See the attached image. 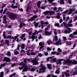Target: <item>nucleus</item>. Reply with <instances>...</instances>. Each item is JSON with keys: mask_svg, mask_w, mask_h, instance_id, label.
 Here are the masks:
<instances>
[{"mask_svg": "<svg viewBox=\"0 0 77 77\" xmlns=\"http://www.w3.org/2000/svg\"><path fill=\"white\" fill-rule=\"evenodd\" d=\"M24 62L25 63H26L27 62H30L32 63H33L34 65H38V59L36 57L31 59L30 60L29 59H25L24 60Z\"/></svg>", "mask_w": 77, "mask_h": 77, "instance_id": "obj_1", "label": "nucleus"}, {"mask_svg": "<svg viewBox=\"0 0 77 77\" xmlns=\"http://www.w3.org/2000/svg\"><path fill=\"white\" fill-rule=\"evenodd\" d=\"M7 14L8 15L9 18L12 20H14L17 18V15L14 13L8 12L7 13Z\"/></svg>", "mask_w": 77, "mask_h": 77, "instance_id": "obj_2", "label": "nucleus"}, {"mask_svg": "<svg viewBox=\"0 0 77 77\" xmlns=\"http://www.w3.org/2000/svg\"><path fill=\"white\" fill-rule=\"evenodd\" d=\"M63 64V65L67 64V66H71L72 64H77V61L74 60L73 62H72L71 61H70L69 60H67L66 61H64Z\"/></svg>", "mask_w": 77, "mask_h": 77, "instance_id": "obj_3", "label": "nucleus"}, {"mask_svg": "<svg viewBox=\"0 0 77 77\" xmlns=\"http://www.w3.org/2000/svg\"><path fill=\"white\" fill-rule=\"evenodd\" d=\"M45 69H46V67L45 66H44L40 69L39 71L38 69H37L36 70V72L39 74V73H41V72H45V71L44 70H45Z\"/></svg>", "mask_w": 77, "mask_h": 77, "instance_id": "obj_4", "label": "nucleus"}, {"mask_svg": "<svg viewBox=\"0 0 77 77\" xmlns=\"http://www.w3.org/2000/svg\"><path fill=\"white\" fill-rule=\"evenodd\" d=\"M39 46H41L39 49V51H41V49H42V48H43L44 47V45H45V43L43 42H40L39 44Z\"/></svg>", "mask_w": 77, "mask_h": 77, "instance_id": "obj_5", "label": "nucleus"}, {"mask_svg": "<svg viewBox=\"0 0 77 77\" xmlns=\"http://www.w3.org/2000/svg\"><path fill=\"white\" fill-rule=\"evenodd\" d=\"M54 11H46L44 12L45 15H47L48 14H50V15H52L53 14H54Z\"/></svg>", "mask_w": 77, "mask_h": 77, "instance_id": "obj_6", "label": "nucleus"}, {"mask_svg": "<svg viewBox=\"0 0 77 77\" xmlns=\"http://www.w3.org/2000/svg\"><path fill=\"white\" fill-rule=\"evenodd\" d=\"M54 44H55L56 45H62V43L61 42V40L60 38L58 39V40L57 41H56V43H54Z\"/></svg>", "mask_w": 77, "mask_h": 77, "instance_id": "obj_7", "label": "nucleus"}, {"mask_svg": "<svg viewBox=\"0 0 77 77\" xmlns=\"http://www.w3.org/2000/svg\"><path fill=\"white\" fill-rule=\"evenodd\" d=\"M41 23L42 24V29H43V24H46V25H48V22H45L43 21H41Z\"/></svg>", "mask_w": 77, "mask_h": 77, "instance_id": "obj_8", "label": "nucleus"}, {"mask_svg": "<svg viewBox=\"0 0 77 77\" xmlns=\"http://www.w3.org/2000/svg\"><path fill=\"white\" fill-rule=\"evenodd\" d=\"M38 17V15H35L32 17L30 19H29L28 21H33L35 18H36Z\"/></svg>", "mask_w": 77, "mask_h": 77, "instance_id": "obj_9", "label": "nucleus"}, {"mask_svg": "<svg viewBox=\"0 0 77 77\" xmlns=\"http://www.w3.org/2000/svg\"><path fill=\"white\" fill-rule=\"evenodd\" d=\"M69 12L68 13L69 15H70V14H71V13L72 12H75V8L74 9H69Z\"/></svg>", "mask_w": 77, "mask_h": 77, "instance_id": "obj_10", "label": "nucleus"}, {"mask_svg": "<svg viewBox=\"0 0 77 77\" xmlns=\"http://www.w3.org/2000/svg\"><path fill=\"white\" fill-rule=\"evenodd\" d=\"M3 60L5 62H10V59L8 57H5L4 58Z\"/></svg>", "mask_w": 77, "mask_h": 77, "instance_id": "obj_11", "label": "nucleus"}, {"mask_svg": "<svg viewBox=\"0 0 77 77\" xmlns=\"http://www.w3.org/2000/svg\"><path fill=\"white\" fill-rule=\"evenodd\" d=\"M70 32H71V28H68L67 29V30H66L65 31V32L66 34L68 32V33H69Z\"/></svg>", "mask_w": 77, "mask_h": 77, "instance_id": "obj_12", "label": "nucleus"}, {"mask_svg": "<svg viewBox=\"0 0 77 77\" xmlns=\"http://www.w3.org/2000/svg\"><path fill=\"white\" fill-rule=\"evenodd\" d=\"M36 68L35 67L32 68L31 69H30V68H29V70L32 72L35 71L36 70Z\"/></svg>", "mask_w": 77, "mask_h": 77, "instance_id": "obj_13", "label": "nucleus"}, {"mask_svg": "<svg viewBox=\"0 0 77 77\" xmlns=\"http://www.w3.org/2000/svg\"><path fill=\"white\" fill-rule=\"evenodd\" d=\"M47 43L48 45H50V44H52V43H53V42H52V41H51V40L50 39H48L47 42Z\"/></svg>", "mask_w": 77, "mask_h": 77, "instance_id": "obj_14", "label": "nucleus"}, {"mask_svg": "<svg viewBox=\"0 0 77 77\" xmlns=\"http://www.w3.org/2000/svg\"><path fill=\"white\" fill-rule=\"evenodd\" d=\"M42 2L40 1H38L37 3V6L38 7V8H40L41 7V5L40 4H41Z\"/></svg>", "mask_w": 77, "mask_h": 77, "instance_id": "obj_15", "label": "nucleus"}, {"mask_svg": "<svg viewBox=\"0 0 77 77\" xmlns=\"http://www.w3.org/2000/svg\"><path fill=\"white\" fill-rule=\"evenodd\" d=\"M14 53L15 55H17V54H19V52L17 51V49H16L14 50Z\"/></svg>", "mask_w": 77, "mask_h": 77, "instance_id": "obj_16", "label": "nucleus"}, {"mask_svg": "<svg viewBox=\"0 0 77 77\" xmlns=\"http://www.w3.org/2000/svg\"><path fill=\"white\" fill-rule=\"evenodd\" d=\"M39 32H40V31H38L36 30H35V32L33 33L32 35L35 36L36 35H38Z\"/></svg>", "mask_w": 77, "mask_h": 77, "instance_id": "obj_17", "label": "nucleus"}, {"mask_svg": "<svg viewBox=\"0 0 77 77\" xmlns=\"http://www.w3.org/2000/svg\"><path fill=\"white\" fill-rule=\"evenodd\" d=\"M64 72L65 74L66 77H69V76H70V75H69V73H67L66 72Z\"/></svg>", "mask_w": 77, "mask_h": 77, "instance_id": "obj_18", "label": "nucleus"}, {"mask_svg": "<svg viewBox=\"0 0 77 77\" xmlns=\"http://www.w3.org/2000/svg\"><path fill=\"white\" fill-rule=\"evenodd\" d=\"M60 64V65L62 64V62H60V61H59V60H57V61L56 62V64L57 65H59V64Z\"/></svg>", "mask_w": 77, "mask_h": 77, "instance_id": "obj_19", "label": "nucleus"}, {"mask_svg": "<svg viewBox=\"0 0 77 77\" xmlns=\"http://www.w3.org/2000/svg\"><path fill=\"white\" fill-rule=\"evenodd\" d=\"M45 34H46V35H48V36H50V35H51V33H50V32H49L48 31H45Z\"/></svg>", "mask_w": 77, "mask_h": 77, "instance_id": "obj_20", "label": "nucleus"}, {"mask_svg": "<svg viewBox=\"0 0 77 77\" xmlns=\"http://www.w3.org/2000/svg\"><path fill=\"white\" fill-rule=\"evenodd\" d=\"M28 70V67L27 66H26L25 68L23 70L22 72H24V71H27Z\"/></svg>", "mask_w": 77, "mask_h": 77, "instance_id": "obj_21", "label": "nucleus"}, {"mask_svg": "<svg viewBox=\"0 0 77 77\" xmlns=\"http://www.w3.org/2000/svg\"><path fill=\"white\" fill-rule=\"evenodd\" d=\"M6 15L4 16V22L5 24H6Z\"/></svg>", "mask_w": 77, "mask_h": 77, "instance_id": "obj_22", "label": "nucleus"}, {"mask_svg": "<svg viewBox=\"0 0 77 77\" xmlns=\"http://www.w3.org/2000/svg\"><path fill=\"white\" fill-rule=\"evenodd\" d=\"M5 44H7V45L8 46H9V41L7 40H5Z\"/></svg>", "mask_w": 77, "mask_h": 77, "instance_id": "obj_23", "label": "nucleus"}, {"mask_svg": "<svg viewBox=\"0 0 77 77\" xmlns=\"http://www.w3.org/2000/svg\"><path fill=\"white\" fill-rule=\"evenodd\" d=\"M31 38L32 39V40H31V41H32V42L34 41L35 39V36L34 35H32L31 37Z\"/></svg>", "mask_w": 77, "mask_h": 77, "instance_id": "obj_24", "label": "nucleus"}, {"mask_svg": "<svg viewBox=\"0 0 77 77\" xmlns=\"http://www.w3.org/2000/svg\"><path fill=\"white\" fill-rule=\"evenodd\" d=\"M47 66L48 68H49V69H51V64H47Z\"/></svg>", "mask_w": 77, "mask_h": 77, "instance_id": "obj_25", "label": "nucleus"}, {"mask_svg": "<svg viewBox=\"0 0 77 77\" xmlns=\"http://www.w3.org/2000/svg\"><path fill=\"white\" fill-rule=\"evenodd\" d=\"M25 35H26V34H23L21 36H20V38H21L22 39H23V38L25 37Z\"/></svg>", "mask_w": 77, "mask_h": 77, "instance_id": "obj_26", "label": "nucleus"}, {"mask_svg": "<svg viewBox=\"0 0 77 77\" xmlns=\"http://www.w3.org/2000/svg\"><path fill=\"white\" fill-rule=\"evenodd\" d=\"M6 54L8 56H9V57H10L11 56V52H10V51L8 52L7 54Z\"/></svg>", "mask_w": 77, "mask_h": 77, "instance_id": "obj_27", "label": "nucleus"}, {"mask_svg": "<svg viewBox=\"0 0 77 77\" xmlns=\"http://www.w3.org/2000/svg\"><path fill=\"white\" fill-rule=\"evenodd\" d=\"M54 38L56 41H57L58 40V37H57V35H55V36H54Z\"/></svg>", "mask_w": 77, "mask_h": 77, "instance_id": "obj_28", "label": "nucleus"}, {"mask_svg": "<svg viewBox=\"0 0 77 77\" xmlns=\"http://www.w3.org/2000/svg\"><path fill=\"white\" fill-rule=\"evenodd\" d=\"M18 7V5H16L14 6H13L12 5L11 6V8H13L14 9L15 8L16 9H17V8Z\"/></svg>", "mask_w": 77, "mask_h": 77, "instance_id": "obj_29", "label": "nucleus"}, {"mask_svg": "<svg viewBox=\"0 0 77 77\" xmlns=\"http://www.w3.org/2000/svg\"><path fill=\"white\" fill-rule=\"evenodd\" d=\"M5 33H6V32L5 31H4L3 32V36H4V38H6H6H7V37H6V35H5Z\"/></svg>", "mask_w": 77, "mask_h": 77, "instance_id": "obj_30", "label": "nucleus"}, {"mask_svg": "<svg viewBox=\"0 0 77 77\" xmlns=\"http://www.w3.org/2000/svg\"><path fill=\"white\" fill-rule=\"evenodd\" d=\"M25 48V44H22V45L21 48L22 49H24V48Z\"/></svg>", "mask_w": 77, "mask_h": 77, "instance_id": "obj_31", "label": "nucleus"}, {"mask_svg": "<svg viewBox=\"0 0 77 77\" xmlns=\"http://www.w3.org/2000/svg\"><path fill=\"white\" fill-rule=\"evenodd\" d=\"M59 15H60V14L58 13V15L57 16V18L58 19H60L61 18V17H60Z\"/></svg>", "mask_w": 77, "mask_h": 77, "instance_id": "obj_32", "label": "nucleus"}, {"mask_svg": "<svg viewBox=\"0 0 77 77\" xmlns=\"http://www.w3.org/2000/svg\"><path fill=\"white\" fill-rule=\"evenodd\" d=\"M60 3H61V5H64V1L63 0H61L60 1Z\"/></svg>", "mask_w": 77, "mask_h": 77, "instance_id": "obj_33", "label": "nucleus"}, {"mask_svg": "<svg viewBox=\"0 0 77 77\" xmlns=\"http://www.w3.org/2000/svg\"><path fill=\"white\" fill-rule=\"evenodd\" d=\"M62 38H63V39L64 40V42H65V40H66V37H64V36H63L62 37Z\"/></svg>", "mask_w": 77, "mask_h": 77, "instance_id": "obj_34", "label": "nucleus"}, {"mask_svg": "<svg viewBox=\"0 0 77 77\" xmlns=\"http://www.w3.org/2000/svg\"><path fill=\"white\" fill-rule=\"evenodd\" d=\"M3 74H4V73L3 72H1V75H0V77H3Z\"/></svg>", "mask_w": 77, "mask_h": 77, "instance_id": "obj_35", "label": "nucleus"}, {"mask_svg": "<svg viewBox=\"0 0 77 77\" xmlns=\"http://www.w3.org/2000/svg\"><path fill=\"white\" fill-rule=\"evenodd\" d=\"M36 46V45L35 44H33L32 45V46H31V48H35V47Z\"/></svg>", "mask_w": 77, "mask_h": 77, "instance_id": "obj_36", "label": "nucleus"}, {"mask_svg": "<svg viewBox=\"0 0 77 77\" xmlns=\"http://www.w3.org/2000/svg\"><path fill=\"white\" fill-rule=\"evenodd\" d=\"M48 2H49V3H51H51H52V2H53V1H54V0H48Z\"/></svg>", "mask_w": 77, "mask_h": 77, "instance_id": "obj_37", "label": "nucleus"}, {"mask_svg": "<svg viewBox=\"0 0 77 77\" xmlns=\"http://www.w3.org/2000/svg\"><path fill=\"white\" fill-rule=\"evenodd\" d=\"M67 26H68V27H72V26H72V24L71 23L68 24Z\"/></svg>", "mask_w": 77, "mask_h": 77, "instance_id": "obj_38", "label": "nucleus"}, {"mask_svg": "<svg viewBox=\"0 0 77 77\" xmlns=\"http://www.w3.org/2000/svg\"><path fill=\"white\" fill-rule=\"evenodd\" d=\"M55 26H57V27H59V23H55L54 24Z\"/></svg>", "mask_w": 77, "mask_h": 77, "instance_id": "obj_39", "label": "nucleus"}, {"mask_svg": "<svg viewBox=\"0 0 77 77\" xmlns=\"http://www.w3.org/2000/svg\"><path fill=\"white\" fill-rule=\"evenodd\" d=\"M39 37L38 38V39L39 40V39H42V36H41V34H39Z\"/></svg>", "mask_w": 77, "mask_h": 77, "instance_id": "obj_40", "label": "nucleus"}, {"mask_svg": "<svg viewBox=\"0 0 77 77\" xmlns=\"http://www.w3.org/2000/svg\"><path fill=\"white\" fill-rule=\"evenodd\" d=\"M43 53H44V54L46 56H47L48 54V53L45 52V51H44Z\"/></svg>", "mask_w": 77, "mask_h": 77, "instance_id": "obj_41", "label": "nucleus"}, {"mask_svg": "<svg viewBox=\"0 0 77 77\" xmlns=\"http://www.w3.org/2000/svg\"><path fill=\"white\" fill-rule=\"evenodd\" d=\"M73 35H77V30H76V32H75L72 33Z\"/></svg>", "mask_w": 77, "mask_h": 77, "instance_id": "obj_42", "label": "nucleus"}, {"mask_svg": "<svg viewBox=\"0 0 77 77\" xmlns=\"http://www.w3.org/2000/svg\"><path fill=\"white\" fill-rule=\"evenodd\" d=\"M35 26V27H37L38 26V23H37L35 24H34Z\"/></svg>", "mask_w": 77, "mask_h": 77, "instance_id": "obj_43", "label": "nucleus"}, {"mask_svg": "<svg viewBox=\"0 0 77 77\" xmlns=\"http://www.w3.org/2000/svg\"><path fill=\"white\" fill-rule=\"evenodd\" d=\"M60 72L59 71L57 70L56 71L55 73V74H59V73H60Z\"/></svg>", "mask_w": 77, "mask_h": 77, "instance_id": "obj_44", "label": "nucleus"}, {"mask_svg": "<svg viewBox=\"0 0 77 77\" xmlns=\"http://www.w3.org/2000/svg\"><path fill=\"white\" fill-rule=\"evenodd\" d=\"M15 74H16V73H14L12 75H10L9 76V77H12L13 76H14V75H15Z\"/></svg>", "mask_w": 77, "mask_h": 77, "instance_id": "obj_45", "label": "nucleus"}, {"mask_svg": "<svg viewBox=\"0 0 77 77\" xmlns=\"http://www.w3.org/2000/svg\"><path fill=\"white\" fill-rule=\"evenodd\" d=\"M47 50H48V51H51V50H52V49L49 48V47H48L47 48Z\"/></svg>", "mask_w": 77, "mask_h": 77, "instance_id": "obj_46", "label": "nucleus"}, {"mask_svg": "<svg viewBox=\"0 0 77 77\" xmlns=\"http://www.w3.org/2000/svg\"><path fill=\"white\" fill-rule=\"evenodd\" d=\"M19 36H20V35H17L16 36H15L14 37V39L15 40L17 39V38H18V37Z\"/></svg>", "mask_w": 77, "mask_h": 77, "instance_id": "obj_47", "label": "nucleus"}, {"mask_svg": "<svg viewBox=\"0 0 77 77\" xmlns=\"http://www.w3.org/2000/svg\"><path fill=\"white\" fill-rule=\"evenodd\" d=\"M38 55L39 57H42V54L39 53L38 54Z\"/></svg>", "mask_w": 77, "mask_h": 77, "instance_id": "obj_48", "label": "nucleus"}, {"mask_svg": "<svg viewBox=\"0 0 77 77\" xmlns=\"http://www.w3.org/2000/svg\"><path fill=\"white\" fill-rule=\"evenodd\" d=\"M31 55H36V53H35L33 52H31Z\"/></svg>", "mask_w": 77, "mask_h": 77, "instance_id": "obj_49", "label": "nucleus"}, {"mask_svg": "<svg viewBox=\"0 0 77 77\" xmlns=\"http://www.w3.org/2000/svg\"><path fill=\"white\" fill-rule=\"evenodd\" d=\"M58 11H61L62 12V8H61L60 7H59L58 8Z\"/></svg>", "mask_w": 77, "mask_h": 77, "instance_id": "obj_50", "label": "nucleus"}, {"mask_svg": "<svg viewBox=\"0 0 77 77\" xmlns=\"http://www.w3.org/2000/svg\"><path fill=\"white\" fill-rule=\"evenodd\" d=\"M68 2L69 3V5H71L72 4V2H71V0H69L68 1Z\"/></svg>", "mask_w": 77, "mask_h": 77, "instance_id": "obj_51", "label": "nucleus"}, {"mask_svg": "<svg viewBox=\"0 0 77 77\" xmlns=\"http://www.w3.org/2000/svg\"><path fill=\"white\" fill-rule=\"evenodd\" d=\"M69 37H74V35H73L72 34H70L69 35Z\"/></svg>", "mask_w": 77, "mask_h": 77, "instance_id": "obj_52", "label": "nucleus"}, {"mask_svg": "<svg viewBox=\"0 0 77 77\" xmlns=\"http://www.w3.org/2000/svg\"><path fill=\"white\" fill-rule=\"evenodd\" d=\"M51 75L52 76V77H57V75H54L53 74H51Z\"/></svg>", "mask_w": 77, "mask_h": 77, "instance_id": "obj_53", "label": "nucleus"}, {"mask_svg": "<svg viewBox=\"0 0 77 77\" xmlns=\"http://www.w3.org/2000/svg\"><path fill=\"white\" fill-rule=\"evenodd\" d=\"M69 16H68V17H66V21H68V20H69Z\"/></svg>", "mask_w": 77, "mask_h": 77, "instance_id": "obj_54", "label": "nucleus"}, {"mask_svg": "<svg viewBox=\"0 0 77 77\" xmlns=\"http://www.w3.org/2000/svg\"><path fill=\"white\" fill-rule=\"evenodd\" d=\"M58 51H60V52H62V50L60 49V48H58L57 49Z\"/></svg>", "mask_w": 77, "mask_h": 77, "instance_id": "obj_55", "label": "nucleus"}, {"mask_svg": "<svg viewBox=\"0 0 77 77\" xmlns=\"http://www.w3.org/2000/svg\"><path fill=\"white\" fill-rule=\"evenodd\" d=\"M26 54H27V55H28V56H30V54L29 51H28L27 52Z\"/></svg>", "mask_w": 77, "mask_h": 77, "instance_id": "obj_56", "label": "nucleus"}, {"mask_svg": "<svg viewBox=\"0 0 77 77\" xmlns=\"http://www.w3.org/2000/svg\"><path fill=\"white\" fill-rule=\"evenodd\" d=\"M11 35H8L6 39L7 38H11Z\"/></svg>", "mask_w": 77, "mask_h": 77, "instance_id": "obj_57", "label": "nucleus"}, {"mask_svg": "<svg viewBox=\"0 0 77 77\" xmlns=\"http://www.w3.org/2000/svg\"><path fill=\"white\" fill-rule=\"evenodd\" d=\"M56 30H54V35H57V32H56Z\"/></svg>", "mask_w": 77, "mask_h": 77, "instance_id": "obj_58", "label": "nucleus"}, {"mask_svg": "<svg viewBox=\"0 0 77 77\" xmlns=\"http://www.w3.org/2000/svg\"><path fill=\"white\" fill-rule=\"evenodd\" d=\"M57 60V59L56 58H54L53 59V62H56V60Z\"/></svg>", "mask_w": 77, "mask_h": 77, "instance_id": "obj_59", "label": "nucleus"}, {"mask_svg": "<svg viewBox=\"0 0 77 77\" xmlns=\"http://www.w3.org/2000/svg\"><path fill=\"white\" fill-rule=\"evenodd\" d=\"M52 54H56V52H51Z\"/></svg>", "mask_w": 77, "mask_h": 77, "instance_id": "obj_60", "label": "nucleus"}, {"mask_svg": "<svg viewBox=\"0 0 77 77\" xmlns=\"http://www.w3.org/2000/svg\"><path fill=\"white\" fill-rule=\"evenodd\" d=\"M24 63H23V62H21L20 63V65H24Z\"/></svg>", "mask_w": 77, "mask_h": 77, "instance_id": "obj_61", "label": "nucleus"}, {"mask_svg": "<svg viewBox=\"0 0 77 77\" xmlns=\"http://www.w3.org/2000/svg\"><path fill=\"white\" fill-rule=\"evenodd\" d=\"M68 45H71V44H72V43H71V42H69L68 43H67Z\"/></svg>", "mask_w": 77, "mask_h": 77, "instance_id": "obj_62", "label": "nucleus"}, {"mask_svg": "<svg viewBox=\"0 0 77 77\" xmlns=\"http://www.w3.org/2000/svg\"><path fill=\"white\" fill-rule=\"evenodd\" d=\"M65 19H66V17H65V16L63 15V20L65 21Z\"/></svg>", "mask_w": 77, "mask_h": 77, "instance_id": "obj_63", "label": "nucleus"}, {"mask_svg": "<svg viewBox=\"0 0 77 77\" xmlns=\"http://www.w3.org/2000/svg\"><path fill=\"white\" fill-rule=\"evenodd\" d=\"M47 77H52V76H51V75H48L47 76Z\"/></svg>", "mask_w": 77, "mask_h": 77, "instance_id": "obj_64", "label": "nucleus"}]
</instances>
